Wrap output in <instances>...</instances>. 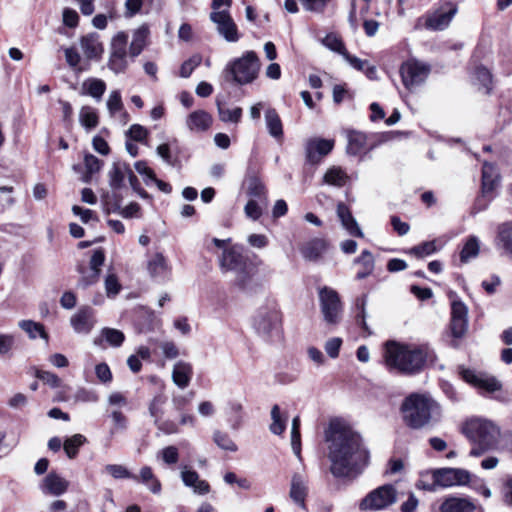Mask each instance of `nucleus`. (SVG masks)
<instances>
[{"label":"nucleus","mask_w":512,"mask_h":512,"mask_svg":"<svg viewBox=\"0 0 512 512\" xmlns=\"http://www.w3.org/2000/svg\"><path fill=\"white\" fill-rule=\"evenodd\" d=\"M330 472L336 478L355 479L369 464L370 452L362 436L340 420H332L325 430Z\"/></svg>","instance_id":"obj_1"},{"label":"nucleus","mask_w":512,"mask_h":512,"mask_svg":"<svg viewBox=\"0 0 512 512\" xmlns=\"http://www.w3.org/2000/svg\"><path fill=\"white\" fill-rule=\"evenodd\" d=\"M460 432L471 444L470 457H481L503 449L504 433L500 425L482 416H470L461 422Z\"/></svg>","instance_id":"obj_2"},{"label":"nucleus","mask_w":512,"mask_h":512,"mask_svg":"<svg viewBox=\"0 0 512 512\" xmlns=\"http://www.w3.org/2000/svg\"><path fill=\"white\" fill-rule=\"evenodd\" d=\"M382 357L390 373L413 376L424 369L427 351L423 346L389 340L384 344Z\"/></svg>","instance_id":"obj_3"},{"label":"nucleus","mask_w":512,"mask_h":512,"mask_svg":"<svg viewBox=\"0 0 512 512\" xmlns=\"http://www.w3.org/2000/svg\"><path fill=\"white\" fill-rule=\"evenodd\" d=\"M437 403L428 395L412 393L400 407L404 423L411 429H421L428 425L437 411Z\"/></svg>","instance_id":"obj_4"},{"label":"nucleus","mask_w":512,"mask_h":512,"mask_svg":"<svg viewBox=\"0 0 512 512\" xmlns=\"http://www.w3.org/2000/svg\"><path fill=\"white\" fill-rule=\"evenodd\" d=\"M260 60L254 51H247L241 57L228 62L222 74L227 82L247 85L257 79Z\"/></svg>","instance_id":"obj_5"},{"label":"nucleus","mask_w":512,"mask_h":512,"mask_svg":"<svg viewBox=\"0 0 512 512\" xmlns=\"http://www.w3.org/2000/svg\"><path fill=\"white\" fill-rule=\"evenodd\" d=\"M252 327L265 342L271 343L280 339L282 317L277 305L269 303L259 307L253 316Z\"/></svg>","instance_id":"obj_6"},{"label":"nucleus","mask_w":512,"mask_h":512,"mask_svg":"<svg viewBox=\"0 0 512 512\" xmlns=\"http://www.w3.org/2000/svg\"><path fill=\"white\" fill-rule=\"evenodd\" d=\"M397 501V490L392 484H385L369 492L360 502L362 511L386 509Z\"/></svg>","instance_id":"obj_7"},{"label":"nucleus","mask_w":512,"mask_h":512,"mask_svg":"<svg viewBox=\"0 0 512 512\" xmlns=\"http://www.w3.org/2000/svg\"><path fill=\"white\" fill-rule=\"evenodd\" d=\"M127 45L128 34L124 31L117 32L111 40L108 67L116 74L123 73L129 65Z\"/></svg>","instance_id":"obj_8"},{"label":"nucleus","mask_w":512,"mask_h":512,"mask_svg":"<svg viewBox=\"0 0 512 512\" xmlns=\"http://www.w3.org/2000/svg\"><path fill=\"white\" fill-rule=\"evenodd\" d=\"M210 21L215 25L216 31L225 41L236 43L241 38V33L233 20L229 10L212 11L209 15Z\"/></svg>","instance_id":"obj_9"},{"label":"nucleus","mask_w":512,"mask_h":512,"mask_svg":"<svg viewBox=\"0 0 512 512\" xmlns=\"http://www.w3.org/2000/svg\"><path fill=\"white\" fill-rule=\"evenodd\" d=\"M319 302L324 320L328 324H337L342 312V304L338 293L334 289L325 286L319 290Z\"/></svg>","instance_id":"obj_10"},{"label":"nucleus","mask_w":512,"mask_h":512,"mask_svg":"<svg viewBox=\"0 0 512 512\" xmlns=\"http://www.w3.org/2000/svg\"><path fill=\"white\" fill-rule=\"evenodd\" d=\"M104 261V250L102 248L94 250L90 259L89 268H87L84 265L77 266V272L80 274L77 286L79 288L85 289L97 283L100 277L101 267L104 264Z\"/></svg>","instance_id":"obj_11"},{"label":"nucleus","mask_w":512,"mask_h":512,"mask_svg":"<svg viewBox=\"0 0 512 512\" xmlns=\"http://www.w3.org/2000/svg\"><path fill=\"white\" fill-rule=\"evenodd\" d=\"M448 26V2L444 1L435 9L427 12L424 16L419 17L416 21L415 28H425L431 31H443Z\"/></svg>","instance_id":"obj_12"},{"label":"nucleus","mask_w":512,"mask_h":512,"mask_svg":"<svg viewBox=\"0 0 512 512\" xmlns=\"http://www.w3.org/2000/svg\"><path fill=\"white\" fill-rule=\"evenodd\" d=\"M400 73L404 86L412 90L426 80L429 68L419 62L408 61L402 64Z\"/></svg>","instance_id":"obj_13"},{"label":"nucleus","mask_w":512,"mask_h":512,"mask_svg":"<svg viewBox=\"0 0 512 512\" xmlns=\"http://www.w3.org/2000/svg\"><path fill=\"white\" fill-rule=\"evenodd\" d=\"M460 375L465 382L489 393L497 392L502 389L501 382L496 377L487 373L475 372L470 369H462L460 371Z\"/></svg>","instance_id":"obj_14"},{"label":"nucleus","mask_w":512,"mask_h":512,"mask_svg":"<svg viewBox=\"0 0 512 512\" xmlns=\"http://www.w3.org/2000/svg\"><path fill=\"white\" fill-rule=\"evenodd\" d=\"M416 487L418 489L436 492L448 487V468L427 470L420 474Z\"/></svg>","instance_id":"obj_15"},{"label":"nucleus","mask_w":512,"mask_h":512,"mask_svg":"<svg viewBox=\"0 0 512 512\" xmlns=\"http://www.w3.org/2000/svg\"><path fill=\"white\" fill-rule=\"evenodd\" d=\"M450 331L456 338L463 337L468 329V308L460 301H453L451 305Z\"/></svg>","instance_id":"obj_16"},{"label":"nucleus","mask_w":512,"mask_h":512,"mask_svg":"<svg viewBox=\"0 0 512 512\" xmlns=\"http://www.w3.org/2000/svg\"><path fill=\"white\" fill-rule=\"evenodd\" d=\"M335 141L333 139L311 138L306 142L305 153L306 159L311 164H316L323 157L328 155L334 148Z\"/></svg>","instance_id":"obj_17"},{"label":"nucleus","mask_w":512,"mask_h":512,"mask_svg":"<svg viewBox=\"0 0 512 512\" xmlns=\"http://www.w3.org/2000/svg\"><path fill=\"white\" fill-rule=\"evenodd\" d=\"M308 495V479L303 473L295 472L290 483L289 497L303 510H307L306 497Z\"/></svg>","instance_id":"obj_18"},{"label":"nucleus","mask_w":512,"mask_h":512,"mask_svg":"<svg viewBox=\"0 0 512 512\" xmlns=\"http://www.w3.org/2000/svg\"><path fill=\"white\" fill-rule=\"evenodd\" d=\"M79 43L86 60L98 61L101 59L104 52V46L98 33L91 32L82 36Z\"/></svg>","instance_id":"obj_19"},{"label":"nucleus","mask_w":512,"mask_h":512,"mask_svg":"<svg viewBox=\"0 0 512 512\" xmlns=\"http://www.w3.org/2000/svg\"><path fill=\"white\" fill-rule=\"evenodd\" d=\"M248 260L243 256L236 246L224 248L219 259L222 272H235L239 270Z\"/></svg>","instance_id":"obj_20"},{"label":"nucleus","mask_w":512,"mask_h":512,"mask_svg":"<svg viewBox=\"0 0 512 512\" xmlns=\"http://www.w3.org/2000/svg\"><path fill=\"white\" fill-rule=\"evenodd\" d=\"M95 323L94 311L90 307L80 308L70 319L72 328L79 334H88Z\"/></svg>","instance_id":"obj_21"},{"label":"nucleus","mask_w":512,"mask_h":512,"mask_svg":"<svg viewBox=\"0 0 512 512\" xmlns=\"http://www.w3.org/2000/svg\"><path fill=\"white\" fill-rule=\"evenodd\" d=\"M186 127L194 133H202L207 131L212 123V116L205 110H195L186 118Z\"/></svg>","instance_id":"obj_22"},{"label":"nucleus","mask_w":512,"mask_h":512,"mask_svg":"<svg viewBox=\"0 0 512 512\" xmlns=\"http://www.w3.org/2000/svg\"><path fill=\"white\" fill-rule=\"evenodd\" d=\"M471 82L479 91L490 94L493 84L491 71L482 64H477L471 71Z\"/></svg>","instance_id":"obj_23"},{"label":"nucleus","mask_w":512,"mask_h":512,"mask_svg":"<svg viewBox=\"0 0 512 512\" xmlns=\"http://www.w3.org/2000/svg\"><path fill=\"white\" fill-rule=\"evenodd\" d=\"M256 273V267L248 261L234 272V284L241 290H251L255 286Z\"/></svg>","instance_id":"obj_24"},{"label":"nucleus","mask_w":512,"mask_h":512,"mask_svg":"<svg viewBox=\"0 0 512 512\" xmlns=\"http://www.w3.org/2000/svg\"><path fill=\"white\" fill-rule=\"evenodd\" d=\"M337 216L341 221L343 228L346 229L350 235L360 238L364 236L361 228L359 227L357 221L353 217L349 207L346 204L342 202L338 203Z\"/></svg>","instance_id":"obj_25"},{"label":"nucleus","mask_w":512,"mask_h":512,"mask_svg":"<svg viewBox=\"0 0 512 512\" xmlns=\"http://www.w3.org/2000/svg\"><path fill=\"white\" fill-rule=\"evenodd\" d=\"M193 376V367L189 362L177 361L172 370V381L180 389L189 386Z\"/></svg>","instance_id":"obj_26"},{"label":"nucleus","mask_w":512,"mask_h":512,"mask_svg":"<svg viewBox=\"0 0 512 512\" xmlns=\"http://www.w3.org/2000/svg\"><path fill=\"white\" fill-rule=\"evenodd\" d=\"M149 35L150 28L148 24H142L134 30L132 41L129 46V56L131 58H135L142 53L144 48L147 46Z\"/></svg>","instance_id":"obj_27"},{"label":"nucleus","mask_w":512,"mask_h":512,"mask_svg":"<svg viewBox=\"0 0 512 512\" xmlns=\"http://www.w3.org/2000/svg\"><path fill=\"white\" fill-rule=\"evenodd\" d=\"M181 479L185 486L193 488L195 493L205 495L210 491V486L205 480H200L196 471L183 466L181 469Z\"/></svg>","instance_id":"obj_28"},{"label":"nucleus","mask_w":512,"mask_h":512,"mask_svg":"<svg viewBox=\"0 0 512 512\" xmlns=\"http://www.w3.org/2000/svg\"><path fill=\"white\" fill-rule=\"evenodd\" d=\"M129 171L130 167L127 163L120 161L113 162L108 171L109 186L111 189L118 190L122 188L125 178H128Z\"/></svg>","instance_id":"obj_29"},{"label":"nucleus","mask_w":512,"mask_h":512,"mask_svg":"<svg viewBox=\"0 0 512 512\" xmlns=\"http://www.w3.org/2000/svg\"><path fill=\"white\" fill-rule=\"evenodd\" d=\"M68 486L69 483L67 480L58 474L51 472L44 478L42 490L44 493L59 496L67 491Z\"/></svg>","instance_id":"obj_30"},{"label":"nucleus","mask_w":512,"mask_h":512,"mask_svg":"<svg viewBox=\"0 0 512 512\" xmlns=\"http://www.w3.org/2000/svg\"><path fill=\"white\" fill-rule=\"evenodd\" d=\"M500 180L496 167L488 162H484L482 167V193H491L498 185Z\"/></svg>","instance_id":"obj_31"},{"label":"nucleus","mask_w":512,"mask_h":512,"mask_svg":"<svg viewBox=\"0 0 512 512\" xmlns=\"http://www.w3.org/2000/svg\"><path fill=\"white\" fill-rule=\"evenodd\" d=\"M327 244L324 239L314 238L306 242L300 249L302 256L308 261L318 260L326 250Z\"/></svg>","instance_id":"obj_32"},{"label":"nucleus","mask_w":512,"mask_h":512,"mask_svg":"<svg viewBox=\"0 0 512 512\" xmlns=\"http://www.w3.org/2000/svg\"><path fill=\"white\" fill-rule=\"evenodd\" d=\"M125 340V335L122 331L115 328L105 327L101 330L100 336L94 339V344L101 346L103 341L111 347H120Z\"/></svg>","instance_id":"obj_33"},{"label":"nucleus","mask_w":512,"mask_h":512,"mask_svg":"<svg viewBox=\"0 0 512 512\" xmlns=\"http://www.w3.org/2000/svg\"><path fill=\"white\" fill-rule=\"evenodd\" d=\"M265 122L270 136L276 140L283 138L282 121L274 108H268L265 112Z\"/></svg>","instance_id":"obj_34"},{"label":"nucleus","mask_w":512,"mask_h":512,"mask_svg":"<svg viewBox=\"0 0 512 512\" xmlns=\"http://www.w3.org/2000/svg\"><path fill=\"white\" fill-rule=\"evenodd\" d=\"M133 480L144 484L153 494H159L161 492V483L149 466L142 467L139 475H136V479Z\"/></svg>","instance_id":"obj_35"},{"label":"nucleus","mask_w":512,"mask_h":512,"mask_svg":"<svg viewBox=\"0 0 512 512\" xmlns=\"http://www.w3.org/2000/svg\"><path fill=\"white\" fill-rule=\"evenodd\" d=\"M106 91V84L98 78H88L81 86V95H89L96 101H100Z\"/></svg>","instance_id":"obj_36"},{"label":"nucleus","mask_w":512,"mask_h":512,"mask_svg":"<svg viewBox=\"0 0 512 512\" xmlns=\"http://www.w3.org/2000/svg\"><path fill=\"white\" fill-rule=\"evenodd\" d=\"M347 147L346 151L349 155L356 156L360 154L366 146V135L360 131H347Z\"/></svg>","instance_id":"obj_37"},{"label":"nucleus","mask_w":512,"mask_h":512,"mask_svg":"<svg viewBox=\"0 0 512 512\" xmlns=\"http://www.w3.org/2000/svg\"><path fill=\"white\" fill-rule=\"evenodd\" d=\"M354 262L361 265L362 269L356 274L358 280H362L371 275L375 268V260L369 250H363Z\"/></svg>","instance_id":"obj_38"},{"label":"nucleus","mask_w":512,"mask_h":512,"mask_svg":"<svg viewBox=\"0 0 512 512\" xmlns=\"http://www.w3.org/2000/svg\"><path fill=\"white\" fill-rule=\"evenodd\" d=\"M496 245L512 254V222H506L498 227Z\"/></svg>","instance_id":"obj_39"},{"label":"nucleus","mask_w":512,"mask_h":512,"mask_svg":"<svg viewBox=\"0 0 512 512\" xmlns=\"http://www.w3.org/2000/svg\"><path fill=\"white\" fill-rule=\"evenodd\" d=\"M475 479H476V477L473 476L466 469L450 467V487L451 486H471L472 487Z\"/></svg>","instance_id":"obj_40"},{"label":"nucleus","mask_w":512,"mask_h":512,"mask_svg":"<svg viewBox=\"0 0 512 512\" xmlns=\"http://www.w3.org/2000/svg\"><path fill=\"white\" fill-rule=\"evenodd\" d=\"M349 180L347 173L341 168L333 166L329 168L324 174V183L336 187L344 186Z\"/></svg>","instance_id":"obj_41"},{"label":"nucleus","mask_w":512,"mask_h":512,"mask_svg":"<svg viewBox=\"0 0 512 512\" xmlns=\"http://www.w3.org/2000/svg\"><path fill=\"white\" fill-rule=\"evenodd\" d=\"M18 326L25 331L29 338L36 339L37 336L48 342V334L45 331L44 326L41 323L34 322L32 320H21Z\"/></svg>","instance_id":"obj_42"},{"label":"nucleus","mask_w":512,"mask_h":512,"mask_svg":"<svg viewBox=\"0 0 512 512\" xmlns=\"http://www.w3.org/2000/svg\"><path fill=\"white\" fill-rule=\"evenodd\" d=\"M87 442V438L82 434H74L63 442V449L69 459H74L78 455L79 448Z\"/></svg>","instance_id":"obj_43"},{"label":"nucleus","mask_w":512,"mask_h":512,"mask_svg":"<svg viewBox=\"0 0 512 512\" xmlns=\"http://www.w3.org/2000/svg\"><path fill=\"white\" fill-rule=\"evenodd\" d=\"M479 251L478 239L474 236L469 237L460 251V262L463 264L468 263L478 256Z\"/></svg>","instance_id":"obj_44"},{"label":"nucleus","mask_w":512,"mask_h":512,"mask_svg":"<svg viewBox=\"0 0 512 512\" xmlns=\"http://www.w3.org/2000/svg\"><path fill=\"white\" fill-rule=\"evenodd\" d=\"M217 110L219 119L222 122H231V123H238L240 122L242 118L243 110L241 107H235L233 109H229L224 104H222L220 101H217Z\"/></svg>","instance_id":"obj_45"},{"label":"nucleus","mask_w":512,"mask_h":512,"mask_svg":"<svg viewBox=\"0 0 512 512\" xmlns=\"http://www.w3.org/2000/svg\"><path fill=\"white\" fill-rule=\"evenodd\" d=\"M148 271L151 277H164L167 271V263L165 257L161 253L155 254L148 262Z\"/></svg>","instance_id":"obj_46"},{"label":"nucleus","mask_w":512,"mask_h":512,"mask_svg":"<svg viewBox=\"0 0 512 512\" xmlns=\"http://www.w3.org/2000/svg\"><path fill=\"white\" fill-rule=\"evenodd\" d=\"M79 121H80V124L88 130L97 127V125L99 123V119H98V115H97L96 111L94 110V108H92L90 106H83L80 109Z\"/></svg>","instance_id":"obj_47"},{"label":"nucleus","mask_w":512,"mask_h":512,"mask_svg":"<svg viewBox=\"0 0 512 512\" xmlns=\"http://www.w3.org/2000/svg\"><path fill=\"white\" fill-rule=\"evenodd\" d=\"M443 245H438L436 240L423 242L417 246H414L408 250V253L418 258H423L435 253Z\"/></svg>","instance_id":"obj_48"},{"label":"nucleus","mask_w":512,"mask_h":512,"mask_svg":"<svg viewBox=\"0 0 512 512\" xmlns=\"http://www.w3.org/2000/svg\"><path fill=\"white\" fill-rule=\"evenodd\" d=\"M213 441L222 450L229 452H236L238 450V446L226 432L214 431Z\"/></svg>","instance_id":"obj_49"},{"label":"nucleus","mask_w":512,"mask_h":512,"mask_svg":"<svg viewBox=\"0 0 512 512\" xmlns=\"http://www.w3.org/2000/svg\"><path fill=\"white\" fill-rule=\"evenodd\" d=\"M271 419L272 423L270 424V431L275 435H281L286 429V418H282L280 413V407L278 405H274L271 409Z\"/></svg>","instance_id":"obj_50"},{"label":"nucleus","mask_w":512,"mask_h":512,"mask_svg":"<svg viewBox=\"0 0 512 512\" xmlns=\"http://www.w3.org/2000/svg\"><path fill=\"white\" fill-rule=\"evenodd\" d=\"M476 505L468 498L450 496V512H476Z\"/></svg>","instance_id":"obj_51"},{"label":"nucleus","mask_w":512,"mask_h":512,"mask_svg":"<svg viewBox=\"0 0 512 512\" xmlns=\"http://www.w3.org/2000/svg\"><path fill=\"white\" fill-rule=\"evenodd\" d=\"M157 459H161L166 465H175L179 461V450L176 446L170 445L157 452Z\"/></svg>","instance_id":"obj_52"},{"label":"nucleus","mask_w":512,"mask_h":512,"mask_svg":"<svg viewBox=\"0 0 512 512\" xmlns=\"http://www.w3.org/2000/svg\"><path fill=\"white\" fill-rule=\"evenodd\" d=\"M104 470L114 479H136L135 474L120 464H108L104 467Z\"/></svg>","instance_id":"obj_53"},{"label":"nucleus","mask_w":512,"mask_h":512,"mask_svg":"<svg viewBox=\"0 0 512 512\" xmlns=\"http://www.w3.org/2000/svg\"><path fill=\"white\" fill-rule=\"evenodd\" d=\"M366 305H367V295H363L361 298H358L356 301V307L358 309V314L356 316L357 322L361 327L368 332V334H371V331L369 330V327L366 323Z\"/></svg>","instance_id":"obj_54"},{"label":"nucleus","mask_w":512,"mask_h":512,"mask_svg":"<svg viewBox=\"0 0 512 512\" xmlns=\"http://www.w3.org/2000/svg\"><path fill=\"white\" fill-rule=\"evenodd\" d=\"M107 108L111 115H115L117 112L123 109V102L119 91H112L107 100Z\"/></svg>","instance_id":"obj_55"},{"label":"nucleus","mask_w":512,"mask_h":512,"mask_svg":"<svg viewBox=\"0 0 512 512\" xmlns=\"http://www.w3.org/2000/svg\"><path fill=\"white\" fill-rule=\"evenodd\" d=\"M323 44L330 50L337 52L341 55H343L347 51L341 39H339L334 34L327 35L323 39Z\"/></svg>","instance_id":"obj_56"},{"label":"nucleus","mask_w":512,"mask_h":512,"mask_svg":"<svg viewBox=\"0 0 512 512\" xmlns=\"http://www.w3.org/2000/svg\"><path fill=\"white\" fill-rule=\"evenodd\" d=\"M247 193L251 197L261 198L265 195V187L258 178L251 177L248 180Z\"/></svg>","instance_id":"obj_57"},{"label":"nucleus","mask_w":512,"mask_h":512,"mask_svg":"<svg viewBox=\"0 0 512 512\" xmlns=\"http://www.w3.org/2000/svg\"><path fill=\"white\" fill-rule=\"evenodd\" d=\"M201 57L199 55H194L185 61L180 68V76L183 78H188L194 69L198 67L201 63Z\"/></svg>","instance_id":"obj_58"},{"label":"nucleus","mask_w":512,"mask_h":512,"mask_svg":"<svg viewBox=\"0 0 512 512\" xmlns=\"http://www.w3.org/2000/svg\"><path fill=\"white\" fill-rule=\"evenodd\" d=\"M64 55H65L67 64L72 69H77L78 71H82V68L79 67V64L81 62V56L75 47L65 48Z\"/></svg>","instance_id":"obj_59"},{"label":"nucleus","mask_w":512,"mask_h":512,"mask_svg":"<svg viewBox=\"0 0 512 512\" xmlns=\"http://www.w3.org/2000/svg\"><path fill=\"white\" fill-rule=\"evenodd\" d=\"M126 135L134 141L142 142L147 138L148 130L142 125L133 124L126 132Z\"/></svg>","instance_id":"obj_60"},{"label":"nucleus","mask_w":512,"mask_h":512,"mask_svg":"<svg viewBox=\"0 0 512 512\" xmlns=\"http://www.w3.org/2000/svg\"><path fill=\"white\" fill-rule=\"evenodd\" d=\"M36 377L52 388L59 387L61 383L60 378L56 374L49 371L37 370Z\"/></svg>","instance_id":"obj_61"},{"label":"nucleus","mask_w":512,"mask_h":512,"mask_svg":"<svg viewBox=\"0 0 512 512\" xmlns=\"http://www.w3.org/2000/svg\"><path fill=\"white\" fill-rule=\"evenodd\" d=\"M84 165L87 173L92 175L100 171L102 167V161L92 154H87L84 157Z\"/></svg>","instance_id":"obj_62"},{"label":"nucleus","mask_w":512,"mask_h":512,"mask_svg":"<svg viewBox=\"0 0 512 512\" xmlns=\"http://www.w3.org/2000/svg\"><path fill=\"white\" fill-rule=\"evenodd\" d=\"M342 345V339L339 337H333L326 341L325 351L331 358H337Z\"/></svg>","instance_id":"obj_63"},{"label":"nucleus","mask_w":512,"mask_h":512,"mask_svg":"<svg viewBox=\"0 0 512 512\" xmlns=\"http://www.w3.org/2000/svg\"><path fill=\"white\" fill-rule=\"evenodd\" d=\"M63 24L69 28H75L79 23L78 13L71 8H65L62 14Z\"/></svg>","instance_id":"obj_64"}]
</instances>
